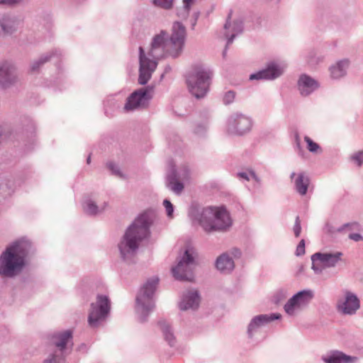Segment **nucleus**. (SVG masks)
Instances as JSON below:
<instances>
[{"mask_svg": "<svg viewBox=\"0 0 363 363\" xmlns=\"http://www.w3.org/2000/svg\"><path fill=\"white\" fill-rule=\"evenodd\" d=\"M111 308V302L108 296L98 295L95 303L91 304L88 322L91 327L96 328L107 317Z\"/></svg>", "mask_w": 363, "mask_h": 363, "instance_id": "obj_9", "label": "nucleus"}, {"mask_svg": "<svg viewBox=\"0 0 363 363\" xmlns=\"http://www.w3.org/2000/svg\"><path fill=\"white\" fill-rule=\"evenodd\" d=\"M159 325L164 335V340L170 346H174L176 344V337L169 323H167L166 320H160L159 322Z\"/></svg>", "mask_w": 363, "mask_h": 363, "instance_id": "obj_26", "label": "nucleus"}, {"mask_svg": "<svg viewBox=\"0 0 363 363\" xmlns=\"http://www.w3.org/2000/svg\"><path fill=\"white\" fill-rule=\"evenodd\" d=\"M52 54L53 52L43 55L40 57L38 60L34 62L31 65L32 71H37L42 65H43L45 62H46L51 58Z\"/></svg>", "mask_w": 363, "mask_h": 363, "instance_id": "obj_28", "label": "nucleus"}, {"mask_svg": "<svg viewBox=\"0 0 363 363\" xmlns=\"http://www.w3.org/2000/svg\"><path fill=\"white\" fill-rule=\"evenodd\" d=\"M238 177L249 181L251 178L259 182V178L253 171L242 172L238 173Z\"/></svg>", "mask_w": 363, "mask_h": 363, "instance_id": "obj_33", "label": "nucleus"}, {"mask_svg": "<svg viewBox=\"0 0 363 363\" xmlns=\"http://www.w3.org/2000/svg\"><path fill=\"white\" fill-rule=\"evenodd\" d=\"M196 253L193 248L186 249L179 258L177 264L172 267V272L176 279L192 281L193 272L196 266Z\"/></svg>", "mask_w": 363, "mask_h": 363, "instance_id": "obj_8", "label": "nucleus"}, {"mask_svg": "<svg viewBox=\"0 0 363 363\" xmlns=\"http://www.w3.org/2000/svg\"><path fill=\"white\" fill-rule=\"evenodd\" d=\"M312 261V269L316 274H320L322 273L323 270L325 268L323 265L320 263V260L318 259L315 258L314 254L311 256Z\"/></svg>", "mask_w": 363, "mask_h": 363, "instance_id": "obj_31", "label": "nucleus"}, {"mask_svg": "<svg viewBox=\"0 0 363 363\" xmlns=\"http://www.w3.org/2000/svg\"><path fill=\"white\" fill-rule=\"evenodd\" d=\"M350 65L348 59H342L332 65L330 67V76L332 78L338 79L345 77L347 74V69Z\"/></svg>", "mask_w": 363, "mask_h": 363, "instance_id": "obj_24", "label": "nucleus"}, {"mask_svg": "<svg viewBox=\"0 0 363 363\" xmlns=\"http://www.w3.org/2000/svg\"><path fill=\"white\" fill-rule=\"evenodd\" d=\"M296 144H297L298 147H299L300 146V141H299V137H298V135L296 136Z\"/></svg>", "mask_w": 363, "mask_h": 363, "instance_id": "obj_46", "label": "nucleus"}, {"mask_svg": "<svg viewBox=\"0 0 363 363\" xmlns=\"http://www.w3.org/2000/svg\"><path fill=\"white\" fill-rule=\"evenodd\" d=\"M314 257L320 260L323 267L325 268L335 267L342 260V253L340 252H316Z\"/></svg>", "mask_w": 363, "mask_h": 363, "instance_id": "obj_21", "label": "nucleus"}, {"mask_svg": "<svg viewBox=\"0 0 363 363\" xmlns=\"http://www.w3.org/2000/svg\"><path fill=\"white\" fill-rule=\"evenodd\" d=\"M108 169L112 172L113 174H116V176H118L120 177H122V173L121 172L119 167L118 165L113 162H109L107 164Z\"/></svg>", "mask_w": 363, "mask_h": 363, "instance_id": "obj_38", "label": "nucleus"}, {"mask_svg": "<svg viewBox=\"0 0 363 363\" xmlns=\"http://www.w3.org/2000/svg\"><path fill=\"white\" fill-rule=\"evenodd\" d=\"M30 247V242L25 238L8 245L0 256V274L6 277L18 274L25 265Z\"/></svg>", "mask_w": 363, "mask_h": 363, "instance_id": "obj_2", "label": "nucleus"}, {"mask_svg": "<svg viewBox=\"0 0 363 363\" xmlns=\"http://www.w3.org/2000/svg\"><path fill=\"white\" fill-rule=\"evenodd\" d=\"M194 221L197 222L206 232L225 230L231 225L228 212L224 208L207 207L196 209L191 212Z\"/></svg>", "mask_w": 363, "mask_h": 363, "instance_id": "obj_4", "label": "nucleus"}, {"mask_svg": "<svg viewBox=\"0 0 363 363\" xmlns=\"http://www.w3.org/2000/svg\"><path fill=\"white\" fill-rule=\"evenodd\" d=\"M185 39L186 28L184 26L179 22H175L173 24L172 33L170 36L167 31L161 30L153 36L147 52L143 47H140L139 84L147 83L160 59L166 56H171L174 58L179 57L182 52Z\"/></svg>", "mask_w": 363, "mask_h": 363, "instance_id": "obj_1", "label": "nucleus"}, {"mask_svg": "<svg viewBox=\"0 0 363 363\" xmlns=\"http://www.w3.org/2000/svg\"><path fill=\"white\" fill-rule=\"evenodd\" d=\"M207 130V127L206 125H201L199 124L196 125V127L194 129V133L198 135H203Z\"/></svg>", "mask_w": 363, "mask_h": 363, "instance_id": "obj_41", "label": "nucleus"}, {"mask_svg": "<svg viewBox=\"0 0 363 363\" xmlns=\"http://www.w3.org/2000/svg\"><path fill=\"white\" fill-rule=\"evenodd\" d=\"M173 1L174 0H152L154 6L166 10L172 8Z\"/></svg>", "mask_w": 363, "mask_h": 363, "instance_id": "obj_29", "label": "nucleus"}, {"mask_svg": "<svg viewBox=\"0 0 363 363\" xmlns=\"http://www.w3.org/2000/svg\"><path fill=\"white\" fill-rule=\"evenodd\" d=\"M294 235L298 238L301 232V221L298 216L296 218L294 226Z\"/></svg>", "mask_w": 363, "mask_h": 363, "instance_id": "obj_37", "label": "nucleus"}, {"mask_svg": "<svg viewBox=\"0 0 363 363\" xmlns=\"http://www.w3.org/2000/svg\"><path fill=\"white\" fill-rule=\"evenodd\" d=\"M150 225L149 216L142 214L126 230L118 243L121 256L124 260L128 261L135 255L140 242L149 235Z\"/></svg>", "mask_w": 363, "mask_h": 363, "instance_id": "obj_3", "label": "nucleus"}, {"mask_svg": "<svg viewBox=\"0 0 363 363\" xmlns=\"http://www.w3.org/2000/svg\"><path fill=\"white\" fill-rule=\"evenodd\" d=\"M305 141L306 142L308 145V149L311 152H316L317 150L319 149V145L314 143L309 137L305 136L304 138Z\"/></svg>", "mask_w": 363, "mask_h": 363, "instance_id": "obj_35", "label": "nucleus"}, {"mask_svg": "<svg viewBox=\"0 0 363 363\" xmlns=\"http://www.w3.org/2000/svg\"><path fill=\"white\" fill-rule=\"evenodd\" d=\"M199 301L200 298L197 291H189L184 294L179 303V308L182 311L195 310L199 307Z\"/></svg>", "mask_w": 363, "mask_h": 363, "instance_id": "obj_23", "label": "nucleus"}, {"mask_svg": "<svg viewBox=\"0 0 363 363\" xmlns=\"http://www.w3.org/2000/svg\"><path fill=\"white\" fill-rule=\"evenodd\" d=\"M17 79L16 68L11 65L4 64L0 67V84L7 87Z\"/></svg>", "mask_w": 363, "mask_h": 363, "instance_id": "obj_22", "label": "nucleus"}, {"mask_svg": "<svg viewBox=\"0 0 363 363\" xmlns=\"http://www.w3.org/2000/svg\"><path fill=\"white\" fill-rule=\"evenodd\" d=\"M252 126V119L242 113H234L228 119V131L231 134L244 135L248 133Z\"/></svg>", "mask_w": 363, "mask_h": 363, "instance_id": "obj_11", "label": "nucleus"}, {"mask_svg": "<svg viewBox=\"0 0 363 363\" xmlns=\"http://www.w3.org/2000/svg\"><path fill=\"white\" fill-rule=\"evenodd\" d=\"M360 228V225L357 222H352L345 223L338 228L339 232H342L345 230H359Z\"/></svg>", "mask_w": 363, "mask_h": 363, "instance_id": "obj_32", "label": "nucleus"}, {"mask_svg": "<svg viewBox=\"0 0 363 363\" xmlns=\"http://www.w3.org/2000/svg\"><path fill=\"white\" fill-rule=\"evenodd\" d=\"M225 52H226V49H225V51L223 52V55H225Z\"/></svg>", "mask_w": 363, "mask_h": 363, "instance_id": "obj_48", "label": "nucleus"}, {"mask_svg": "<svg viewBox=\"0 0 363 363\" xmlns=\"http://www.w3.org/2000/svg\"><path fill=\"white\" fill-rule=\"evenodd\" d=\"M86 162L88 164H89L91 162V157L90 156L88 157Z\"/></svg>", "mask_w": 363, "mask_h": 363, "instance_id": "obj_47", "label": "nucleus"}, {"mask_svg": "<svg viewBox=\"0 0 363 363\" xmlns=\"http://www.w3.org/2000/svg\"><path fill=\"white\" fill-rule=\"evenodd\" d=\"M360 308V301L357 296L350 291H345L344 296L340 298L336 304L338 313L342 315H352Z\"/></svg>", "mask_w": 363, "mask_h": 363, "instance_id": "obj_12", "label": "nucleus"}, {"mask_svg": "<svg viewBox=\"0 0 363 363\" xmlns=\"http://www.w3.org/2000/svg\"><path fill=\"white\" fill-rule=\"evenodd\" d=\"M352 159L361 166L363 163V150L360 151L352 156Z\"/></svg>", "mask_w": 363, "mask_h": 363, "instance_id": "obj_42", "label": "nucleus"}, {"mask_svg": "<svg viewBox=\"0 0 363 363\" xmlns=\"http://www.w3.org/2000/svg\"><path fill=\"white\" fill-rule=\"evenodd\" d=\"M305 254V241L302 239L298 245L296 250V255L297 256H301Z\"/></svg>", "mask_w": 363, "mask_h": 363, "instance_id": "obj_39", "label": "nucleus"}, {"mask_svg": "<svg viewBox=\"0 0 363 363\" xmlns=\"http://www.w3.org/2000/svg\"><path fill=\"white\" fill-rule=\"evenodd\" d=\"M280 314L273 313L271 315L262 314L254 317L247 328V335L250 338L253 337V335L257 331V330L264 325L265 324L280 318Z\"/></svg>", "mask_w": 363, "mask_h": 363, "instance_id": "obj_15", "label": "nucleus"}, {"mask_svg": "<svg viewBox=\"0 0 363 363\" xmlns=\"http://www.w3.org/2000/svg\"><path fill=\"white\" fill-rule=\"evenodd\" d=\"M216 266L221 272L229 273L234 269L235 264L228 253H223L217 258Z\"/></svg>", "mask_w": 363, "mask_h": 363, "instance_id": "obj_25", "label": "nucleus"}, {"mask_svg": "<svg viewBox=\"0 0 363 363\" xmlns=\"http://www.w3.org/2000/svg\"><path fill=\"white\" fill-rule=\"evenodd\" d=\"M211 72L203 66H196L186 77V84L189 92L196 99L203 98L211 83Z\"/></svg>", "mask_w": 363, "mask_h": 363, "instance_id": "obj_7", "label": "nucleus"}, {"mask_svg": "<svg viewBox=\"0 0 363 363\" xmlns=\"http://www.w3.org/2000/svg\"><path fill=\"white\" fill-rule=\"evenodd\" d=\"M194 2V0H183L184 9L189 11Z\"/></svg>", "mask_w": 363, "mask_h": 363, "instance_id": "obj_44", "label": "nucleus"}, {"mask_svg": "<svg viewBox=\"0 0 363 363\" xmlns=\"http://www.w3.org/2000/svg\"><path fill=\"white\" fill-rule=\"evenodd\" d=\"M188 175L189 170L186 167L182 172H177L173 170L172 173L168 174L167 178V185L168 188L175 194H180L184 189V185L179 180L187 179Z\"/></svg>", "mask_w": 363, "mask_h": 363, "instance_id": "obj_16", "label": "nucleus"}, {"mask_svg": "<svg viewBox=\"0 0 363 363\" xmlns=\"http://www.w3.org/2000/svg\"><path fill=\"white\" fill-rule=\"evenodd\" d=\"M322 360L325 363H357L358 358L347 355L342 352L334 350L322 356Z\"/></svg>", "mask_w": 363, "mask_h": 363, "instance_id": "obj_20", "label": "nucleus"}, {"mask_svg": "<svg viewBox=\"0 0 363 363\" xmlns=\"http://www.w3.org/2000/svg\"><path fill=\"white\" fill-rule=\"evenodd\" d=\"M158 283L159 279L157 277L147 279L136 296L135 308L140 315L141 321H145L149 313L155 308L154 296Z\"/></svg>", "mask_w": 363, "mask_h": 363, "instance_id": "obj_6", "label": "nucleus"}, {"mask_svg": "<svg viewBox=\"0 0 363 363\" xmlns=\"http://www.w3.org/2000/svg\"><path fill=\"white\" fill-rule=\"evenodd\" d=\"M72 333L70 330L56 332L49 339V347L52 350L43 363H66V357L73 346Z\"/></svg>", "mask_w": 363, "mask_h": 363, "instance_id": "obj_5", "label": "nucleus"}, {"mask_svg": "<svg viewBox=\"0 0 363 363\" xmlns=\"http://www.w3.org/2000/svg\"><path fill=\"white\" fill-rule=\"evenodd\" d=\"M231 18V13L228 14L226 23L224 25V35L227 39L226 48L233 43V39L237 35L242 33L243 24L241 21H237L232 25L230 22Z\"/></svg>", "mask_w": 363, "mask_h": 363, "instance_id": "obj_19", "label": "nucleus"}, {"mask_svg": "<svg viewBox=\"0 0 363 363\" xmlns=\"http://www.w3.org/2000/svg\"><path fill=\"white\" fill-rule=\"evenodd\" d=\"M290 179L294 182L296 191L301 196H305L310 185V179L307 174L304 172L298 174L292 172Z\"/></svg>", "mask_w": 363, "mask_h": 363, "instance_id": "obj_17", "label": "nucleus"}, {"mask_svg": "<svg viewBox=\"0 0 363 363\" xmlns=\"http://www.w3.org/2000/svg\"><path fill=\"white\" fill-rule=\"evenodd\" d=\"M235 94L233 91H227L223 96V102L225 104H231L235 99Z\"/></svg>", "mask_w": 363, "mask_h": 363, "instance_id": "obj_36", "label": "nucleus"}, {"mask_svg": "<svg viewBox=\"0 0 363 363\" xmlns=\"http://www.w3.org/2000/svg\"><path fill=\"white\" fill-rule=\"evenodd\" d=\"M23 0H0V4L7 6H14L21 4Z\"/></svg>", "mask_w": 363, "mask_h": 363, "instance_id": "obj_40", "label": "nucleus"}, {"mask_svg": "<svg viewBox=\"0 0 363 363\" xmlns=\"http://www.w3.org/2000/svg\"><path fill=\"white\" fill-rule=\"evenodd\" d=\"M233 254H234V257H240V256L241 252H240V251L239 250H238V249H235V250H233Z\"/></svg>", "mask_w": 363, "mask_h": 363, "instance_id": "obj_45", "label": "nucleus"}, {"mask_svg": "<svg viewBox=\"0 0 363 363\" xmlns=\"http://www.w3.org/2000/svg\"><path fill=\"white\" fill-rule=\"evenodd\" d=\"M152 88L145 87L134 91L127 100L124 108L126 111H133L137 108L145 107L152 98Z\"/></svg>", "mask_w": 363, "mask_h": 363, "instance_id": "obj_13", "label": "nucleus"}, {"mask_svg": "<svg viewBox=\"0 0 363 363\" xmlns=\"http://www.w3.org/2000/svg\"><path fill=\"white\" fill-rule=\"evenodd\" d=\"M319 87L318 82L311 77L303 74L298 81V89L303 96H307Z\"/></svg>", "mask_w": 363, "mask_h": 363, "instance_id": "obj_18", "label": "nucleus"}, {"mask_svg": "<svg viewBox=\"0 0 363 363\" xmlns=\"http://www.w3.org/2000/svg\"><path fill=\"white\" fill-rule=\"evenodd\" d=\"M349 238L356 242L360 241L363 239L362 236L359 233H350Z\"/></svg>", "mask_w": 363, "mask_h": 363, "instance_id": "obj_43", "label": "nucleus"}, {"mask_svg": "<svg viewBox=\"0 0 363 363\" xmlns=\"http://www.w3.org/2000/svg\"><path fill=\"white\" fill-rule=\"evenodd\" d=\"M314 296L313 291L310 289L298 291L285 304L284 311L289 315H295L303 308L306 307Z\"/></svg>", "mask_w": 363, "mask_h": 363, "instance_id": "obj_10", "label": "nucleus"}, {"mask_svg": "<svg viewBox=\"0 0 363 363\" xmlns=\"http://www.w3.org/2000/svg\"><path fill=\"white\" fill-rule=\"evenodd\" d=\"M163 206L165 208L166 213L168 218H173L174 206L172 203L167 199L163 201Z\"/></svg>", "mask_w": 363, "mask_h": 363, "instance_id": "obj_34", "label": "nucleus"}, {"mask_svg": "<svg viewBox=\"0 0 363 363\" xmlns=\"http://www.w3.org/2000/svg\"><path fill=\"white\" fill-rule=\"evenodd\" d=\"M285 67L283 63L270 62L266 69L250 74V79H274L282 74Z\"/></svg>", "mask_w": 363, "mask_h": 363, "instance_id": "obj_14", "label": "nucleus"}, {"mask_svg": "<svg viewBox=\"0 0 363 363\" xmlns=\"http://www.w3.org/2000/svg\"><path fill=\"white\" fill-rule=\"evenodd\" d=\"M106 203H104L103 206H98L90 199L86 200L83 203V209L87 214L96 215L103 211L106 208Z\"/></svg>", "mask_w": 363, "mask_h": 363, "instance_id": "obj_27", "label": "nucleus"}, {"mask_svg": "<svg viewBox=\"0 0 363 363\" xmlns=\"http://www.w3.org/2000/svg\"><path fill=\"white\" fill-rule=\"evenodd\" d=\"M1 28L5 33H12L17 29L16 23L15 21H4L1 23Z\"/></svg>", "mask_w": 363, "mask_h": 363, "instance_id": "obj_30", "label": "nucleus"}]
</instances>
